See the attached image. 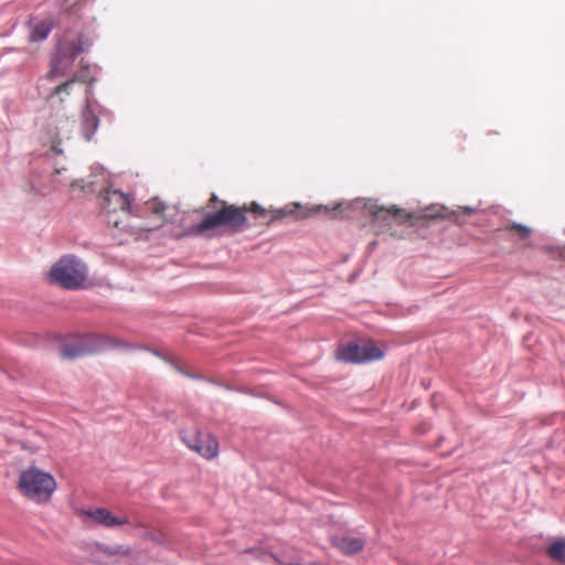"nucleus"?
Masks as SVG:
<instances>
[{"instance_id": "1", "label": "nucleus", "mask_w": 565, "mask_h": 565, "mask_svg": "<svg viewBox=\"0 0 565 565\" xmlns=\"http://www.w3.org/2000/svg\"><path fill=\"white\" fill-rule=\"evenodd\" d=\"M145 349L109 334H78L61 345L60 352L64 358L75 359L84 354L97 353L107 350L128 351Z\"/></svg>"}, {"instance_id": "2", "label": "nucleus", "mask_w": 565, "mask_h": 565, "mask_svg": "<svg viewBox=\"0 0 565 565\" xmlns=\"http://www.w3.org/2000/svg\"><path fill=\"white\" fill-rule=\"evenodd\" d=\"M92 45L90 39L85 34L72 36L66 34L56 45L51 60L47 79H55L68 73L75 58Z\"/></svg>"}, {"instance_id": "3", "label": "nucleus", "mask_w": 565, "mask_h": 565, "mask_svg": "<svg viewBox=\"0 0 565 565\" xmlns=\"http://www.w3.org/2000/svg\"><path fill=\"white\" fill-rule=\"evenodd\" d=\"M18 489L29 500L42 503L52 497L56 481L51 473L31 466L20 472Z\"/></svg>"}, {"instance_id": "4", "label": "nucleus", "mask_w": 565, "mask_h": 565, "mask_svg": "<svg viewBox=\"0 0 565 565\" xmlns=\"http://www.w3.org/2000/svg\"><path fill=\"white\" fill-rule=\"evenodd\" d=\"M47 277L51 282L64 289H81L87 278V266L81 258L67 254L52 265Z\"/></svg>"}, {"instance_id": "5", "label": "nucleus", "mask_w": 565, "mask_h": 565, "mask_svg": "<svg viewBox=\"0 0 565 565\" xmlns=\"http://www.w3.org/2000/svg\"><path fill=\"white\" fill-rule=\"evenodd\" d=\"M245 221L244 210L230 205L207 214L202 222L192 227L191 233L199 234L221 225L241 226Z\"/></svg>"}, {"instance_id": "6", "label": "nucleus", "mask_w": 565, "mask_h": 565, "mask_svg": "<svg viewBox=\"0 0 565 565\" xmlns=\"http://www.w3.org/2000/svg\"><path fill=\"white\" fill-rule=\"evenodd\" d=\"M383 356L384 351L372 340L351 342L341 348L338 353L340 360L351 363H366Z\"/></svg>"}, {"instance_id": "7", "label": "nucleus", "mask_w": 565, "mask_h": 565, "mask_svg": "<svg viewBox=\"0 0 565 565\" xmlns=\"http://www.w3.org/2000/svg\"><path fill=\"white\" fill-rule=\"evenodd\" d=\"M182 441L193 451L198 452L206 459H213L217 456L218 444L217 440L207 434L181 433Z\"/></svg>"}, {"instance_id": "8", "label": "nucleus", "mask_w": 565, "mask_h": 565, "mask_svg": "<svg viewBox=\"0 0 565 565\" xmlns=\"http://www.w3.org/2000/svg\"><path fill=\"white\" fill-rule=\"evenodd\" d=\"M103 207L109 214L108 223L113 224L115 227H118L121 221L118 218H113L110 214L117 211H120L125 215L128 214L129 199L119 190L108 189L104 193Z\"/></svg>"}, {"instance_id": "9", "label": "nucleus", "mask_w": 565, "mask_h": 565, "mask_svg": "<svg viewBox=\"0 0 565 565\" xmlns=\"http://www.w3.org/2000/svg\"><path fill=\"white\" fill-rule=\"evenodd\" d=\"M79 514L82 516L86 518L92 523L102 525V526H105L108 529L129 523L128 518L117 516L105 508L82 509L79 511Z\"/></svg>"}, {"instance_id": "10", "label": "nucleus", "mask_w": 565, "mask_h": 565, "mask_svg": "<svg viewBox=\"0 0 565 565\" xmlns=\"http://www.w3.org/2000/svg\"><path fill=\"white\" fill-rule=\"evenodd\" d=\"M63 170V168L56 169L55 173L50 178L45 177L40 171L33 170L28 180L24 182V191L34 195H45L51 188H54L53 184L57 182L55 175L61 174Z\"/></svg>"}, {"instance_id": "11", "label": "nucleus", "mask_w": 565, "mask_h": 565, "mask_svg": "<svg viewBox=\"0 0 565 565\" xmlns=\"http://www.w3.org/2000/svg\"><path fill=\"white\" fill-rule=\"evenodd\" d=\"M364 209L376 220L380 222L387 223L391 218H394L397 222H405L408 218V214L396 206L384 207L380 206L376 202L367 201L364 203Z\"/></svg>"}, {"instance_id": "12", "label": "nucleus", "mask_w": 565, "mask_h": 565, "mask_svg": "<svg viewBox=\"0 0 565 565\" xmlns=\"http://www.w3.org/2000/svg\"><path fill=\"white\" fill-rule=\"evenodd\" d=\"M82 132L84 138L89 141L92 140L94 134L96 132L99 119L96 115L94 105L88 100L83 113H82Z\"/></svg>"}, {"instance_id": "13", "label": "nucleus", "mask_w": 565, "mask_h": 565, "mask_svg": "<svg viewBox=\"0 0 565 565\" xmlns=\"http://www.w3.org/2000/svg\"><path fill=\"white\" fill-rule=\"evenodd\" d=\"M55 132L54 139L52 140V150L60 154L63 150L60 148V142L64 139H68L74 128V121L68 119H55Z\"/></svg>"}, {"instance_id": "14", "label": "nucleus", "mask_w": 565, "mask_h": 565, "mask_svg": "<svg viewBox=\"0 0 565 565\" xmlns=\"http://www.w3.org/2000/svg\"><path fill=\"white\" fill-rule=\"evenodd\" d=\"M300 207L299 203H295L291 209L288 206L282 209H275V210H265L258 203L254 202L250 206V211L255 213L258 217H265L267 214H270V221L284 218L287 215H291L296 212L297 209Z\"/></svg>"}, {"instance_id": "15", "label": "nucleus", "mask_w": 565, "mask_h": 565, "mask_svg": "<svg viewBox=\"0 0 565 565\" xmlns=\"http://www.w3.org/2000/svg\"><path fill=\"white\" fill-rule=\"evenodd\" d=\"M333 544L344 554H354L363 548L364 541L361 537L341 536L334 537Z\"/></svg>"}, {"instance_id": "16", "label": "nucleus", "mask_w": 565, "mask_h": 565, "mask_svg": "<svg viewBox=\"0 0 565 565\" xmlns=\"http://www.w3.org/2000/svg\"><path fill=\"white\" fill-rule=\"evenodd\" d=\"M54 22L51 19H44L35 23L30 32L29 39L31 42L44 41L51 33Z\"/></svg>"}, {"instance_id": "17", "label": "nucleus", "mask_w": 565, "mask_h": 565, "mask_svg": "<svg viewBox=\"0 0 565 565\" xmlns=\"http://www.w3.org/2000/svg\"><path fill=\"white\" fill-rule=\"evenodd\" d=\"M547 552L554 561L565 563V540H557L553 542Z\"/></svg>"}, {"instance_id": "18", "label": "nucleus", "mask_w": 565, "mask_h": 565, "mask_svg": "<svg viewBox=\"0 0 565 565\" xmlns=\"http://www.w3.org/2000/svg\"><path fill=\"white\" fill-rule=\"evenodd\" d=\"M98 550L108 556H129L131 550L124 545H114V546H98Z\"/></svg>"}, {"instance_id": "19", "label": "nucleus", "mask_w": 565, "mask_h": 565, "mask_svg": "<svg viewBox=\"0 0 565 565\" xmlns=\"http://www.w3.org/2000/svg\"><path fill=\"white\" fill-rule=\"evenodd\" d=\"M78 79V81H86L84 77H76V78H73V79H70L58 86H56L54 88V95L55 96H60L62 94H68L70 93V89L73 87L75 81Z\"/></svg>"}, {"instance_id": "20", "label": "nucleus", "mask_w": 565, "mask_h": 565, "mask_svg": "<svg viewBox=\"0 0 565 565\" xmlns=\"http://www.w3.org/2000/svg\"><path fill=\"white\" fill-rule=\"evenodd\" d=\"M510 230L515 231L518 233V235L520 236V238H522V239L529 237L531 234V230L527 226L519 224V223L511 224Z\"/></svg>"}, {"instance_id": "21", "label": "nucleus", "mask_w": 565, "mask_h": 565, "mask_svg": "<svg viewBox=\"0 0 565 565\" xmlns=\"http://www.w3.org/2000/svg\"><path fill=\"white\" fill-rule=\"evenodd\" d=\"M341 209H342V203H338L332 207H330L329 205H316L315 207H312V211L318 212V211L323 210L326 212H330V211H340Z\"/></svg>"}, {"instance_id": "22", "label": "nucleus", "mask_w": 565, "mask_h": 565, "mask_svg": "<svg viewBox=\"0 0 565 565\" xmlns=\"http://www.w3.org/2000/svg\"><path fill=\"white\" fill-rule=\"evenodd\" d=\"M151 209L154 213L160 214L164 210V206L162 203L156 202L151 205Z\"/></svg>"}, {"instance_id": "23", "label": "nucleus", "mask_w": 565, "mask_h": 565, "mask_svg": "<svg viewBox=\"0 0 565 565\" xmlns=\"http://www.w3.org/2000/svg\"><path fill=\"white\" fill-rule=\"evenodd\" d=\"M460 213H465L467 215H470L475 212V210L472 207H469V206H460L459 210H458Z\"/></svg>"}, {"instance_id": "24", "label": "nucleus", "mask_w": 565, "mask_h": 565, "mask_svg": "<svg viewBox=\"0 0 565 565\" xmlns=\"http://www.w3.org/2000/svg\"><path fill=\"white\" fill-rule=\"evenodd\" d=\"M72 186H79L81 189L85 190L86 186L85 184L83 183V180H75L71 183Z\"/></svg>"}, {"instance_id": "25", "label": "nucleus", "mask_w": 565, "mask_h": 565, "mask_svg": "<svg viewBox=\"0 0 565 565\" xmlns=\"http://www.w3.org/2000/svg\"><path fill=\"white\" fill-rule=\"evenodd\" d=\"M288 565H321V564H318V563H308V564H305V563H290Z\"/></svg>"}]
</instances>
